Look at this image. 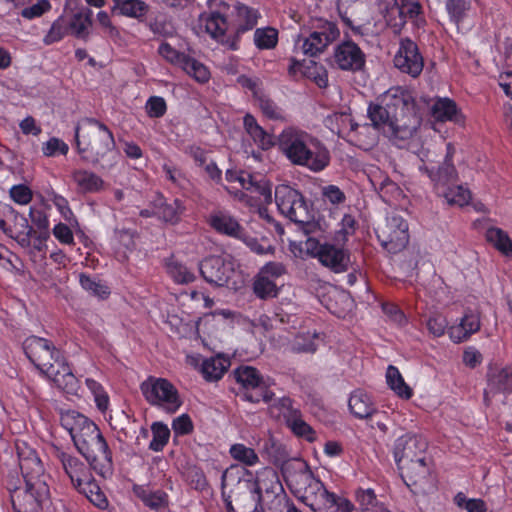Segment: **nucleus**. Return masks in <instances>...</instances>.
<instances>
[{"mask_svg": "<svg viewBox=\"0 0 512 512\" xmlns=\"http://www.w3.org/2000/svg\"><path fill=\"white\" fill-rule=\"evenodd\" d=\"M367 116L373 126L398 148H408L420 125L413 96L402 88H391L379 103H370Z\"/></svg>", "mask_w": 512, "mask_h": 512, "instance_id": "f257e3e1", "label": "nucleus"}, {"mask_svg": "<svg viewBox=\"0 0 512 512\" xmlns=\"http://www.w3.org/2000/svg\"><path fill=\"white\" fill-rule=\"evenodd\" d=\"M60 423L91 468L99 476L110 478L114 472L112 451L98 426L75 410L61 411Z\"/></svg>", "mask_w": 512, "mask_h": 512, "instance_id": "f03ea898", "label": "nucleus"}, {"mask_svg": "<svg viewBox=\"0 0 512 512\" xmlns=\"http://www.w3.org/2000/svg\"><path fill=\"white\" fill-rule=\"evenodd\" d=\"M75 140L81 159L92 165L99 164L115 148L112 131L95 118H84L78 122Z\"/></svg>", "mask_w": 512, "mask_h": 512, "instance_id": "7ed1b4c3", "label": "nucleus"}, {"mask_svg": "<svg viewBox=\"0 0 512 512\" xmlns=\"http://www.w3.org/2000/svg\"><path fill=\"white\" fill-rule=\"evenodd\" d=\"M283 475L291 492L313 511L319 503H330L332 496L320 479L316 478L308 464L300 459L286 463Z\"/></svg>", "mask_w": 512, "mask_h": 512, "instance_id": "20e7f679", "label": "nucleus"}, {"mask_svg": "<svg viewBox=\"0 0 512 512\" xmlns=\"http://www.w3.org/2000/svg\"><path fill=\"white\" fill-rule=\"evenodd\" d=\"M140 390L150 405L169 414L176 413L183 404L177 388L165 378L149 376L141 383Z\"/></svg>", "mask_w": 512, "mask_h": 512, "instance_id": "39448f33", "label": "nucleus"}, {"mask_svg": "<svg viewBox=\"0 0 512 512\" xmlns=\"http://www.w3.org/2000/svg\"><path fill=\"white\" fill-rule=\"evenodd\" d=\"M275 202L278 210L290 221L297 224H307L312 216L301 192L295 188L280 184L275 188Z\"/></svg>", "mask_w": 512, "mask_h": 512, "instance_id": "423d86ee", "label": "nucleus"}, {"mask_svg": "<svg viewBox=\"0 0 512 512\" xmlns=\"http://www.w3.org/2000/svg\"><path fill=\"white\" fill-rule=\"evenodd\" d=\"M10 498L15 512H38L49 502L50 489L46 481H36L25 488H10Z\"/></svg>", "mask_w": 512, "mask_h": 512, "instance_id": "0eeeda50", "label": "nucleus"}, {"mask_svg": "<svg viewBox=\"0 0 512 512\" xmlns=\"http://www.w3.org/2000/svg\"><path fill=\"white\" fill-rule=\"evenodd\" d=\"M376 235L385 250L398 253L409 242L408 223L402 216L391 214L376 228Z\"/></svg>", "mask_w": 512, "mask_h": 512, "instance_id": "6e6552de", "label": "nucleus"}, {"mask_svg": "<svg viewBox=\"0 0 512 512\" xmlns=\"http://www.w3.org/2000/svg\"><path fill=\"white\" fill-rule=\"evenodd\" d=\"M234 377L243 388V398L252 403L270 402L274 393L259 371L251 366H241L234 370Z\"/></svg>", "mask_w": 512, "mask_h": 512, "instance_id": "1a4fd4ad", "label": "nucleus"}, {"mask_svg": "<svg viewBox=\"0 0 512 512\" xmlns=\"http://www.w3.org/2000/svg\"><path fill=\"white\" fill-rule=\"evenodd\" d=\"M251 473L239 465H231L224 470L221 476V494L225 502L227 512H236L233 505V497L249 494L252 487Z\"/></svg>", "mask_w": 512, "mask_h": 512, "instance_id": "9d476101", "label": "nucleus"}, {"mask_svg": "<svg viewBox=\"0 0 512 512\" xmlns=\"http://www.w3.org/2000/svg\"><path fill=\"white\" fill-rule=\"evenodd\" d=\"M23 349L27 358L46 374L53 366H56L63 356L54 344L38 336H30L23 342Z\"/></svg>", "mask_w": 512, "mask_h": 512, "instance_id": "9b49d317", "label": "nucleus"}, {"mask_svg": "<svg viewBox=\"0 0 512 512\" xmlns=\"http://www.w3.org/2000/svg\"><path fill=\"white\" fill-rule=\"evenodd\" d=\"M339 35L340 31L335 23L321 21L309 36L299 37L296 40L295 49L313 57L322 53Z\"/></svg>", "mask_w": 512, "mask_h": 512, "instance_id": "f8f14e48", "label": "nucleus"}, {"mask_svg": "<svg viewBox=\"0 0 512 512\" xmlns=\"http://www.w3.org/2000/svg\"><path fill=\"white\" fill-rule=\"evenodd\" d=\"M431 458L425 455L399 467L401 476L408 487L414 486L417 492L426 493L434 488L435 476L432 473Z\"/></svg>", "mask_w": 512, "mask_h": 512, "instance_id": "ddd939ff", "label": "nucleus"}, {"mask_svg": "<svg viewBox=\"0 0 512 512\" xmlns=\"http://www.w3.org/2000/svg\"><path fill=\"white\" fill-rule=\"evenodd\" d=\"M313 137L299 128L287 127L278 135V145L286 158L292 164L298 165Z\"/></svg>", "mask_w": 512, "mask_h": 512, "instance_id": "4468645a", "label": "nucleus"}, {"mask_svg": "<svg viewBox=\"0 0 512 512\" xmlns=\"http://www.w3.org/2000/svg\"><path fill=\"white\" fill-rule=\"evenodd\" d=\"M251 491L255 496H260V510L275 499H284V490L276 471L272 468H265L252 479Z\"/></svg>", "mask_w": 512, "mask_h": 512, "instance_id": "2eb2a0df", "label": "nucleus"}, {"mask_svg": "<svg viewBox=\"0 0 512 512\" xmlns=\"http://www.w3.org/2000/svg\"><path fill=\"white\" fill-rule=\"evenodd\" d=\"M334 65L347 72H360L366 64V55L353 41H343L334 48Z\"/></svg>", "mask_w": 512, "mask_h": 512, "instance_id": "dca6fc26", "label": "nucleus"}, {"mask_svg": "<svg viewBox=\"0 0 512 512\" xmlns=\"http://www.w3.org/2000/svg\"><path fill=\"white\" fill-rule=\"evenodd\" d=\"M394 65L401 72L413 78L418 77L423 70L424 61L417 44L409 38L402 39L394 56Z\"/></svg>", "mask_w": 512, "mask_h": 512, "instance_id": "f3484780", "label": "nucleus"}, {"mask_svg": "<svg viewBox=\"0 0 512 512\" xmlns=\"http://www.w3.org/2000/svg\"><path fill=\"white\" fill-rule=\"evenodd\" d=\"M428 444L425 439L413 434H405L398 437L394 443V459L399 467L414 459H419L427 455Z\"/></svg>", "mask_w": 512, "mask_h": 512, "instance_id": "a211bd4d", "label": "nucleus"}, {"mask_svg": "<svg viewBox=\"0 0 512 512\" xmlns=\"http://www.w3.org/2000/svg\"><path fill=\"white\" fill-rule=\"evenodd\" d=\"M200 26L216 41L230 50H237L238 35H226L228 23L226 17L218 11L204 13L200 16Z\"/></svg>", "mask_w": 512, "mask_h": 512, "instance_id": "6ab92c4d", "label": "nucleus"}, {"mask_svg": "<svg viewBox=\"0 0 512 512\" xmlns=\"http://www.w3.org/2000/svg\"><path fill=\"white\" fill-rule=\"evenodd\" d=\"M199 271L203 279L216 286L228 285L234 273L233 265L221 256H210L199 264Z\"/></svg>", "mask_w": 512, "mask_h": 512, "instance_id": "aec40b11", "label": "nucleus"}, {"mask_svg": "<svg viewBox=\"0 0 512 512\" xmlns=\"http://www.w3.org/2000/svg\"><path fill=\"white\" fill-rule=\"evenodd\" d=\"M316 256L319 262L334 273H343L349 269L350 254L342 247L325 243L318 247Z\"/></svg>", "mask_w": 512, "mask_h": 512, "instance_id": "412c9836", "label": "nucleus"}, {"mask_svg": "<svg viewBox=\"0 0 512 512\" xmlns=\"http://www.w3.org/2000/svg\"><path fill=\"white\" fill-rule=\"evenodd\" d=\"M330 159V152L327 147L318 138L313 137L297 166L305 167L317 173L323 171L329 165Z\"/></svg>", "mask_w": 512, "mask_h": 512, "instance_id": "4be33fe9", "label": "nucleus"}, {"mask_svg": "<svg viewBox=\"0 0 512 512\" xmlns=\"http://www.w3.org/2000/svg\"><path fill=\"white\" fill-rule=\"evenodd\" d=\"M56 459L61 463L65 474L69 477L72 486H79L91 474V466H87L78 457L61 449L55 451Z\"/></svg>", "mask_w": 512, "mask_h": 512, "instance_id": "5701e85b", "label": "nucleus"}, {"mask_svg": "<svg viewBox=\"0 0 512 512\" xmlns=\"http://www.w3.org/2000/svg\"><path fill=\"white\" fill-rule=\"evenodd\" d=\"M56 386L69 395H77L80 390V382L73 374L71 367L63 357L56 366H53L46 374Z\"/></svg>", "mask_w": 512, "mask_h": 512, "instance_id": "b1692460", "label": "nucleus"}, {"mask_svg": "<svg viewBox=\"0 0 512 512\" xmlns=\"http://www.w3.org/2000/svg\"><path fill=\"white\" fill-rule=\"evenodd\" d=\"M93 11L82 4L71 9V15L67 24L71 34L81 40H88L90 27L92 26Z\"/></svg>", "mask_w": 512, "mask_h": 512, "instance_id": "393cba45", "label": "nucleus"}, {"mask_svg": "<svg viewBox=\"0 0 512 512\" xmlns=\"http://www.w3.org/2000/svg\"><path fill=\"white\" fill-rule=\"evenodd\" d=\"M19 468L26 484H33L36 481H45L44 467L34 450L19 451Z\"/></svg>", "mask_w": 512, "mask_h": 512, "instance_id": "a878e982", "label": "nucleus"}, {"mask_svg": "<svg viewBox=\"0 0 512 512\" xmlns=\"http://www.w3.org/2000/svg\"><path fill=\"white\" fill-rule=\"evenodd\" d=\"M231 13L235 25L234 34L238 35L239 42L242 34L252 30L257 25L260 14L257 9L247 6L241 2H236L233 5Z\"/></svg>", "mask_w": 512, "mask_h": 512, "instance_id": "bb28decb", "label": "nucleus"}, {"mask_svg": "<svg viewBox=\"0 0 512 512\" xmlns=\"http://www.w3.org/2000/svg\"><path fill=\"white\" fill-rule=\"evenodd\" d=\"M448 153L446 154L444 161L439 164H432L430 166L426 164H422L419 167V170L422 173H425L432 185L435 193L439 197H443L445 200L448 201Z\"/></svg>", "mask_w": 512, "mask_h": 512, "instance_id": "cd10ccee", "label": "nucleus"}, {"mask_svg": "<svg viewBox=\"0 0 512 512\" xmlns=\"http://www.w3.org/2000/svg\"><path fill=\"white\" fill-rule=\"evenodd\" d=\"M210 226L220 234L239 239L243 237L244 228L238 220L225 211H216L209 217Z\"/></svg>", "mask_w": 512, "mask_h": 512, "instance_id": "c85d7f7f", "label": "nucleus"}, {"mask_svg": "<svg viewBox=\"0 0 512 512\" xmlns=\"http://www.w3.org/2000/svg\"><path fill=\"white\" fill-rule=\"evenodd\" d=\"M153 207L156 208V217L171 225L177 224L185 211V206L181 200L173 199L172 201H168L162 196L154 200Z\"/></svg>", "mask_w": 512, "mask_h": 512, "instance_id": "c756f323", "label": "nucleus"}, {"mask_svg": "<svg viewBox=\"0 0 512 512\" xmlns=\"http://www.w3.org/2000/svg\"><path fill=\"white\" fill-rule=\"evenodd\" d=\"M472 0H450V20L453 21L458 32L464 34L470 31L474 20L470 15Z\"/></svg>", "mask_w": 512, "mask_h": 512, "instance_id": "7c9ffc66", "label": "nucleus"}, {"mask_svg": "<svg viewBox=\"0 0 512 512\" xmlns=\"http://www.w3.org/2000/svg\"><path fill=\"white\" fill-rule=\"evenodd\" d=\"M378 133L372 122L359 124L354 121L348 141L361 149L368 150L378 142Z\"/></svg>", "mask_w": 512, "mask_h": 512, "instance_id": "2f4dec72", "label": "nucleus"}, {"mask_svg": "<svg viewBox=\"0 0 512 512\" xmlns=\"http://www.w3.org/2000/svg\"><path fill=\"white\" fill-rule=\"evenodd\" d=\"M244 129L253 142L262 150H268L274 146L273 136L261 127L255 117L246 114L243 119Z\"/></svg>", "mask_w": 512, "mask_h": 512, "instance_id": "473e14b6", "label": "nucleus"}, {"mask_svg": "<svg viewBox=\"0 0 512 512\" xmlns=\"http://www.w3.org/2000/svg\"><path fill=\"white\" fill-rule=\"evenodd\" d=\"M71 176L82 193H97L104 189V180L92 171L78 169L73 171Z\"/></svg>", "mask_w": 512, "mask_h": 512, "instance_id": "72a5a7b5", "label": "nucleus"}, {"mask_svg": "<svg viewBox=\"0 0 512 512\" xmlns=\"http://www.w3.org/2000/svg\"><path fill=\"white\" fill-rule=\"evenodd\" d=\"M133 493L152 510L157 511L168 506V495L163 490H151L144 485H134Z\"/></svg>", "mask_w": 512, "mask_h": 512, "instance_id": "f704fd0d", "label": "nucleus"}, {"mask_svg": "<svg viewBox=\"0 0 512 512\" xmlns=\"http://www.w3.org/2000/svg\"><path fill=\"white\" fill-rule=\"evenodd\" d=\"M348 405L351 413L359 419H367L376 410L371 396L362 390H356L351 394Z\"/></svg>", "mask_w": 512, "mask_h": 512, "instance_id": "c9c22d12", "label": "nucleus"}, {"mask_svg": "<svg viewBox=\"0 0 512 512\" xmlns=\"http://www.w3.org/2000/svg\"><path fill=\"white\" fill-rule=\"evenodd\" d=\"M13 225L10 226V238L17 241L23 248L31 246V237L35 234L33 227L29 224L27 218L18 212L13 211Z\"/></svg>", "mask_w": 512, "mask_h": 512, "instance_id": "e433bc0d", "label": "nucleus"}, {"mask_svg": "<svg viewBox=\"0 0 512 512\" xmlns=\"http://www.w3.org/2000/svg\"><path fill=\"white\" fill-rule=\"evenodd\" d=\"M353 123L354 119L351 114L347 112H335L324 119V125L326 128L337 134L339 137L346 138L347 140L352 131Z\"/></svg>", "mask_w": 512, "mask_h": 512, "instance_id": "4c0bfd02", "label": "nucleus"}, {"mask_svg": "<svg viewBox=\"0 0 512 512\" xmlns=\"http://www.w3.org/2000/svg\"><path fill=\"white\" fill-rule=\"evenodd\" d=\"M113 12L137 20H142L149 11V5L142 0H118L113 2Z\"/></svg>", "mask_w": 512, "mask_h": 512, "instance_id": "58836bf2", "label": "nucleus"}, {"mask_svg": "<svg viewBox=\"0 0 512 512\" xmlns=\"http://www.w3.org/2000/svg\"><path fill=\"white\" fill-rule=\"evenodd\" d=\"M74 488L79 493L85 495V497L96 507L105 509L108 506V500L93 478L92 473L86 480L81 481L79 486H74Z\"/></svg>", "mask_w": 512, "mask_h": 512, "instance_id": "ea45409f", "label": "nucleus"}, {"mask_svg": "<svg viewBox=\"0 0 512 512\" xmlns=\"http://www.w3.org/2000/svg\"><path fill=\"white\" fill-rule=\"evenodd\" d=\"M164 267L168 276L177 284H188L195 280L194 273L174 256L164 260Z\"/></svg>", "mask_w": 512, "mask_h": 512, "instance_id": "a19ab883", "label": "nucleus"}, {"mask_svg": "<svg viewBox=\"0 0 512 512\" xmlns=\"http://www.w3.org/2000/svg\"><path fill=\"white\" fill-rule=\"evenodd\" d=\"M230 366L228 359L217 356L211 357L203 361L201 365V373L206 381H218Z\"/></svg>", "mask_w": 512, "mask_h": 512, "instance_id": "79ce46f5", "label": "nucleus"}, {"mask_svg": "<svg viewBox=\"0 0 512 512\" xmlns=\"http://www.w3.org/2000/svg\"><path fill=\"white\" fill-rule=\"evenodd\" d=\"M485 237L487 242L501 254L512 257V240L506 231L498 227H490L486 230Z\"/></svg>", "mask_w": 512, "mask_h": 512, "instance_id": "37998d69", "label": "nucleus"}, {"mask_svg": "<svg viewBox=\"0 0 512 512\" xmlns=\"http://www.w3.org/2000/svg\"><path fill=\"white\" fill-rule=\"evenodd\" d=\"M488 386L494 392L512 391V367H504L488 374Z\"/></svg>", "mask_w": 512, "mask_h": 512, "instance_id": "c03bdc74", "label": "nucleus"}, {"mask_svg": "<svg viewBox=\"0 0 512 512\" xmlns=\"http://www.w3.org/2000/svg\"><path fill=\"white\" fill-rule=\"evenodd\" d=\"M457 178V171L450 163V206L457 205L459 207L468 206L472 200V192L467 186L462 184L453 185L452 182Z\"/></svg>", "mask_w": 512, "mask_h": 512, "instance_id": "a18cd8bd", "label": "nucleus"}, {"mask_svg": "<svg viewBox=\"0 0 512 512\" xmlns=\"http://www.w3.org/2000/svg\"><path fill=\"white\" fill-rule=\"evenodd\" d=\"M285 417L287 425L295 435L303 437L309 442H313L316 439L315 431L301 418L299 411L291 410Z\"/></svg>", "mask_w": 512, "mask_h": 512, "instance_id": "49530a36", "label": "nucleus"}, {"mask_svg": "<svg viewBox=\"0 0 512 512\" xmlns=\"http://www.w3.org/2000/svg\"><path fill=\"white\" fill-rule=\"evenodd\" d=\"M386 381L390 389H392L399 397L409 399L412 396V389L405 383L398 368L389 365L386 371Z\"/></svg>", "mask_w": 512, "mask_h": 512, "instance_id": "de8ad7c7", "label": "nucleus"}, {"mask_svg": "<svg viewBox=\"0 0 512 512\" xmlns=\"http://www.w3.org/2000/svg\"><path fill=\"white\" fill-rule=\"evenodd\" d=\"M236 178L243 189L257 191L264 196L265 200H271V190L262 179L258 180L256 176L246 171H240Z\"/></svg>", "mask_w": 512, "mask_h": 512, "instance_id": "09e8293b", "label": "nucleus"}, {"mask_svg": "<svg viewBox=\"0 0 512 512\" xmlns=\"http://www.w3.org/2000/svg\"><path fill=\"white\" fill-rule=\"evenodd\" d=\"M430 117L432 128L442 133L448 120V98L439 99L431 106Z\"/></svg>", "mask_w": 512, "mask_h": 512, "instance_id": "8fccbe9b", "label": "nucleus"}, {"mask_svg": "<svg viewBox=\"0 0 512 512\" xmlns=\"http://www.w3.org/2000/svg\"><path fill=\"white\" fill-rule=\"evenodd\" d=\"M180 68L199 83H206L210 78V72L208 68L198 60L188 55H186L185 59L180 65Z\"/></svg>", "mask_w": 512, "mask_h": 512, "instance_id": "3c124183", "label": "nucleus"}, {"mask_svg": "<svg viewBox=\"0 0 512 512\" xmlns=\"http://www.w3.org/2000/svg\"><path fill=\"white\" fill-rule=\"evenodd\" d=\"M79 282L85 291L99 299H106L110 295V290L107 285L85 273L79 275Z\"/></svg>", "mask_w": 512, "mask_h": 512, "instance_id": "603ef678", "label": "nucleus"}, {"mask_svg": "<svg viewBox=\"0 0 512 512\" xmlns=\"http://www.w3.org/2000/svg\"><path fill=\"white\" fill-rule=\"evenodd\" d=\"M152 440L149 449L154 452H160L167 445L170 438V430L163 422H154L151 425Z\"/></svg>", "mask_w": 512, "mask_h": 512, "instance_id": "864d4df0", "label": "nucleus"}, {"mask_svg": "<svg viewBox=\"0 0 512 512\" xmlns=\"http://www.w3.org/2000/svg\"><path fill=\"white\" fill-rule=\"evenodd\" d=\"M278 43V31L272 27L258 28L254 32V44L260 50L273 49Z\"/></svg>", "mask_w": 512, "mask_h": 512, "instance_id": "5fc2aeb1", "label": "nucleus"}, {"mask_svg": "<svg viewBox=\"0 0 512 512\" xmlns=\"http://www.w3.org/2000/svg\"><path fill=\"white\" fill-rule=\"evenodd\" d=\"M253 292L260 299L274 298L278 294V289L273 280L258 273L253 282Z\"/></svg>", "mask_w": 512, "mask_h": 512, "instance_id": "6e6d98bb", "label": "nucleus"}, {"mask_svg": "<svg viewBox=\"0 0 512 512\" xmlns=\"http://www.w3.org/2000/svg\"><path fill=\"white\" fill-rule=\"evenodd\" d=\"M229 453L231 457L246 466H254L259 462V457L254 449L241 443L233 444Z\"/></svg>", "mask_w": 512, "mask_h": 512, "instance_id": "4d7b16f0", "label": "nucleus"}, {"mask_svg": "<svg viewBox=\"0 0 512 512\" xmlns=\"http://www.w3.org/2000/svg\"><path fill=\"white\" fill-rule=\"evenodd\" d=\"M356 502L362 512H376L382 504L378 503L376 494L373 489L359 488L355 491Z\"/></svg>", "mask_w": 512, "mask_h": 512, "instance_id": "13d9d810", "label": "nucleus"}, {"mask_svg": "<svg viewBox=\"0 0 512 512\" xmlns=\"http://www.w3.org/2000/svg\"><path fill=\"white\" fill-rule=\"evenodd\" d=\"M332 501L330 503H319L314 512H353L354 504L347 498L338 497L335 493L330 492Z\"/></svg>", "mask_w": 512, "mask_h": 512, "instance_id": "bf43d9fd", "label": "nucleus"}, {"mask_svg": "<svg viewBox=\"0 0 512 512\" xmlns=\"http://www.w3.org/2000/svg\"><path fill=\"white\" fill-rule=\"evenodd\" d=\"M69 31L70 30L67 24V19L63 16H60L52 23L49 31L43 38V42L46 45L59 42Z\"/></svg>", "mask_w": 512, "mask_h": 512, "instance_id": "052dcab7", "label": "nucleus"}, {"mask_svg": "<svg viewBox=\"0 0 512 512\" xmlns=\"http://www.w3.org/2000/svg\"><path fill=\"white\" fill-rule=\"evenodd\" d=\"M85 383L94 396V401L97 408L101 412H105L109 407V396L106 393L104 387L92 378H87Z\"/></svg>", "mask_w": 512, "mask_h": 512, "instance_id": "680f3d73", "label": "nucleus"}, {"mask_svg": "<svg viewBox=\"0 0 512 512\" xmlns=\"http://www.w3.org/2000/svg\"><path fill=\"white\" fill-rule=\"evenodd\" d=\"M233 502H235L236 512H257L260 510V496H255L253 492L250 490L249 494H243L233 497Z\"/></svg>", "mask_w": 512, "mask_h": 512, "instance_id": "e2e57ef3", "label": "nucleus"}, {"mask_svg": "<svg viewBox=\"0 0 512 512\" xmlns=\"http://www.w3.org/2000/svg\"><path fill=\"white\" fill-rule=\"evenodd\" d=\"M454 503L467 512H487V505L484 500L476 498H467L463 492H459L454 497Z\"/></svg>", "mask_w": 512, "mask_h": 512, "instance_id": "0e129e2a", "label": "nucleus"}, {"mask_svg": "<svg viewBox=\"0 0 512 512\" xmlns=\"http://www.w3.org/2000/svg\"><path fill=\"white\" fill-rule=\"evenodd\" d=\"M97 22L102 30V33L113 41L121 39L119 29L112 23L109 14L106 11H99L97 13Z\"/></svg>", "mask_w": 512, "mask_h": 512, "instance_id": "69168bd1", "label": "nucleus"}, {"mask_svg": "<svg viewBox=\"0 0 512 512\" xmlns=\"http://www.w3.org/2000/svg\"><path fill=\"white\" fill-rule=\"evenodd\" d=\"M262 113L273 120L283 119V110L271 99L261 93L257 98Z\"/></svg>", "mask_w": 512, "mask_h": 512, "instance_id": "338daca9", "label": "nucleus"}, {"mask_svg": "<svg viewBox=\"0 0 512 512\" xmlns=\"http://www.w3.org/2000/svg\"><path fill=\"white\" fill-rule=\"evenodd\" d=\"M315 338H317V335H311L310 333L296 336L292 344V350L296 353H314L317 350Z\"/></svg>", "mask_w": 512, "mask_h": 512, "instance_id": "774afa93", "label": "nucleus"}]
</instances>
